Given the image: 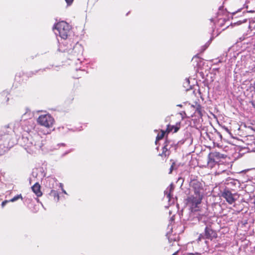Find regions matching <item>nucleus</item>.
Masks as SVG:
<instances>
[{
    "mask_svg": "<svg viewBox=\"0 0 255 255\" xmlns=\"http://www.w3.org/2000/svg\"><path fill=\"white\" fill-rule=\"evenodd\" d=\"M23 147L27 153H36L41 148L43 143L42 137L38 134H34L33 136L23 137Z\"/></svg>",
    "mask_w": 255,
    "mask_h": 255,
    "instance_id": "1",
    "label": "nucleus"
},
{
    "mask_svg": "<svg viewBox=\"0 0 255 255\" xmlns=\"http://www.w3.org/2000/svg\"><path fill=\"white\" fill-rule=\"evenodd\" d=\"M71 27L66 22L62 21L58 22L54 26L55 33L63 39H66L71 33Z\"/></svg>",
    "mask_w": 255,
    "mask_h": 255,
    "instance_id": "2",
    "label": "nucleus"
},
{
    "mask_svg": "<svg viewBox=\"0 0 255 255\" xmlns=\"http://www.w3.org/2000/svg\"><path fill=\"white\" fill-rule=\"evenodd\" d=\"M203 196L190 193L186 199V204L189 206L192 212L198 210L203 198Z\"/></svg>",
    "mask_w": 255,
    "mask_h": 255,
    "instance_id": "3",
    "label": "nucleus"
},
{
    "mask_svg": "<svg viewBox=\"0 0 255 255\" xmlns=\"http://www.w3.org/2000/svg\"><path fill=\"white\" fill-rule=\"evenodd\" d=\"M59 50L61 52H67L77 56L81 54L83 52V48L81 44L78 43H77L74 45H73L71 43L65 46V44H60Z\"/></svg>",
    "mask_w": 255,
    "mask_h": 255,
    "instance_id": "4",
    "label": "nucleus"
},
{
    "mask_svg": "<svg viewBox=\"0 0 255 255\" xmlns=\"http://www.w3.org/2000/svg\"><path fill=\"white\" fill-rule=\"evenodd\" d=\"M37 123L47 128H52L55 123L53 117L49 114H42L40 115L37 120Z\"/></svg>",
    "mask_w": 255,
    "mask_h": 255,
    "instance_id": "5",
    "label": "nucleus"
},
{
    "mask_svg": "<svg viewBox=\"0 0 255 255\" xmlns=\"http://www.w3.org/2000/svg\"><path fill=\"white\" fill-rule=\"evenodd\" d=\"M190 193L204 196V190L202 182L197 180H192L190 182Z\"/></svg>",
    "mask_w": 255,
    "mask_h": 255,
    "instance_id": "6",
    "label": "nucleus"
},
{
    "mask_svg": "<svg viewBox=\"0 0 255 255\" xmlns=\"http://www.w3.org/2000/svg\"><path fill=\"white\" fill-rule=\"evenodd\" d=\"M217 234L216 231L213 230L210 227L206 226L204 231V235L202 234H200L197 241L199 243L202 240H204L205 239H207L210 240H213V239L217 238Z\"/></svg>",
    "mask_w": 255,
    "mask_h": 255,
    "instance_id": "7",
    "label": "nucleus"
},
{
    "mask_svg": "<svg viewBox=\"0 0 255 255\" xmlns=\"http://www.w3.org/2000/svg\"><path fill=\"white\" fill-rule=\"evenodd\" d=\"M235 194H233L228 189H225L222 192V196L224 198L226 201L230 204H232L236 201L235 198Z\"/></svg>",
    "mask_w": 255,
    "mask_h": 255,
    "instance_id": "8",
    "label": "nucleus"
},
{
    "mask_svg": "<svg viewBox=\"0 0 255 255\" xmlns=\"http://www.w3.org/2000/svg\"><path fill=\"white\" fill-rule=\"evenodd\" d=\"M173 144V142L172 141L166 139L162 147V152L161 153L159 154V155L165 157L168 156L170 154L169 150L170 149Z\"/></svg>",
    "mask_w": 255,
    "mask_h": 255,
    "instance_id": "9",
    "label": "nucleus"
},
{
    "mask_svg": "<svg viewBox=\"0 0 255 255\" xmlns=\"http://www.w3.org/2000/svg\"><path fill=\"white\" fill-rule=\"evenodd\" d=\"M173 189L174 186L172 184H171L164 191V194L169 202L172 201L173 203L174 201L171 195V193L173 191Z\"/></svg>",
    "mask_w": 255,
    "mask_h": 255,
    "instance_id": "10",
    "label": "nucleus"
},
{
    "mask_svg": "<svg viewBox=\"0 0 255 255\" xmlns=\"http://www.w3.org/2000/svg\"><path fill=\"white\" fill-rule=\"evenodd\" d=\"M212 156L213 158H210L208 163L211 161L215 162L216 159H219L220 158H224L225 157L224 154H221L219 152H214L212 153Z\"/></svg>",
    "mask_w": 255,
    "mask_h": 255,
    "instance_id": "11",
    "label": "nucleus"
},
{
    "mask_svg": "<svg viewBox=\"0 0 255 255\" xmlns=\"http://www.w3.org/2000/svg\"><path fill=\"white\" fill-rule=\"evenodd\" d=\"M32 190L37 196L40 197L42 195V192L40 191V186L38 183H35L32 187Z\"/></svg>",
    "mask_w": 255,
    "mask_h": 255,
    "instance_id": "12",
    "label": "nucleus"
},
{
    "mask_svg": "<svg viewBox=\"0 0 255 255\" xmlns=\"http://www.w3.org/2000/svg\"><path fill=\"white\" fill-rule=\"evenodd\" d=\"M178 129L179 128L176 126L168 125L166 129V131L169 132L170 131H173V132L174 133L177 132L178 130Z\"/></svg>",
    "mask_w": 255,
    "mask_h": 255,
    "instance_id": "13",
    "label": "nucleus"
},
{
    "mask_svg": "<svg viewBox=\"0 0 255 255\" xmlns=\"http://www.w3.org/2000/svg\"><path fill=\"white\" fill-rule=\"evenodd\" d=\"M50 194L54 197V199L56 201H58L59 200V195L58 192L54 190H51Z\"/></svg>",
    "mask_w": 255,
    "mask_h": 255,
    "instance_id": "14",
    "label": "nucleus"
},
{
    "mask_svg": "<svg viewBox=\"0 0 255 255\" xmlns=\"http://www.w3.org/2000/svg\"><path fill=\"white\" fill-rule=\"evenodd\" d=\"M168 229L169 230V231L167 233L166 236L168 237V240L169 241H170V240L176 241V238H172L170 235V231H171V232H172V227L170 225H168Z\"/></svg>",
    "mask_w": 255,
    "mask_h": 255,
    "instance_id": "15",
    "label": "nucleus"
},
{
    "mask_svg": "<svg viewBox=\"0 0 255 255\" xmlns=\"http://www.w3.org/2000/svg\"><path fill=\"white\" fill-rule=\"evenodd\" d=\"M1 129L4 133H8L10 132L11 128L9 124L5 125L1 128Z\"/></svg>",
    "mask_w": 255,
    "mask_h": 255,
    "instance_id": "16",
    "label": "nucleus"
},
{
    "mask_svg": "<svg viewBox=\"0 0 255 255\" xmlns=\"http://www.w3.org/2000/svg\"><path fill=\"white\" fill-rule=\"evenodd\" d=\"M165 132L164 131L161 130V132L157 134V135L156 136V141H155L156 144H157V141L158 140L161 139L163 137V136L165 134Z\"/></svg>",
    "mask_w": 255,
    "mask_h": 255,
    "instance_id": "17",
    "label": "nucleus"
},
{
    "mask_svg": "<svg viewBox=\"0 0 255 255\" xmlns=\"http://www.w3.org/2000/svg\"><path fill=\"white\" fill-rule=\"evenodd\" d=\"M190 81L189 78H186L183 83V86L187 89V90H189V88H190V86L189 85Z\"/></svg>",
    "mask_w": 255,
    "mask_h": 255,
    "instance_id": "18",
    "label": "nucleus"
},
{
    "mask_svg": "<svg viewBox=\"0 0 255 255\" xmlns=\"http://www.w3.org/2000/svg\"><path fill=\"white\" fill-rule=\"evenodd\" d=\"M19 199H22V196L21 194L16 195L15 196H14V197L11 198L10 200H9V201L13 202L17 201V200H18Z\"/></svg>",
    "mask_w": 255,
    "mask_h": 255,
    "instance_id": "19",
    "label": "nucleus"
},
{
    "mask_svg": "<svg viewBox=\"0 0 255 255\" xmlns=\"http://www.w3.org/2000/svg\"><path fill=\"white\" fill-rule=\"evenodd\" d=\"M8 95V93L7 91H4L1 93V96H5V102L7 103L9 100V98L7 97V95Z\"/></svg>",
    "mask_w": 255,
    "mask_h": 255,
    "instance_id": "20",
    "label": "nucleus"
},
{
    "mask_svg": "<svg viewBox=\"0 0 255 255\" xmlns=\"http://www.w3.org/2000/svg\"><path fill=\"white\" fill-rule=\"evenodd\" d=\"M48 181H49V183H56V181L55 178H49L48 179Z\"/></svg>",
    "mask_w": 255,
    "mask_h": 255,
    "instance_id": "21",
    "label": "nucleus"
},
{
    "mask_svg": "<svg viewBox=\"0 0 255 255\" xmlns=\"http://www.w3.org/2000/svg\"><path fill=\"white\" fill-rule=\"evenodd\" d=\"M175 165V163L174 162L172 163L170 168V171H169V173H171L173 168H174V166Z\"/></svg>",
    "mask_w": 255,
    "mask_h": 255,
    "instance_id": "22",
    "label": "nucleus"
},
{
    "mask_svg": "<svg viewBox=\"0 0 255 255\" xmlns=\"http://www.w3.org/2000/svg\"><path fill=\"white\" fill-rule=\"evenodd\" d=\"M9 200H5L4 201H3L1 203V206L2 207H3L7 203L9 202Z\"/></svg>",
    "mask_w": 255,
    "mask_h": 255,
    "instance_id": "23",
    "label": "nucleus"
},
{
    "mask_svg": "<svg viewBox=\"0 0 255 255\" xmlns=\"http://www.w3.org/2000/svg\"><path fill=\"white\" fill-rule=\"evenodd\" d=\"M68 5H70L73 1V0H65Z\"/></svg>",
    "mask_w": 255,
    "mask_h": 255,
    "instance_id": "24",
    "label": "nucleus"
},
{
    "mask_svg": "<svg viewBox=\"0 0 255 255\" xmlns=\"http://www.w3.org/2000/svg\"><path fill=\"white\" fill-rule=\"evenodd\" d=\"M174 215H173L171 218H170V222H171V223L174 221Z\"/></svg>",
    "mask_w": 255,
    "mask_h": 255,
    "instance_id": "25",
    "label": "nucleus"
},
{
    "mask_svg": "<svg viewBox=\"0 0 255 255\" xmlns=\"http://www.w3.org/2000/svg\"><path fill=\"white\" fill-rule=\"evenodd\" d=\"M192 255H203L202 254L199 253H195L194 254L192 253L191 254Z\"/></svg>",
    "mask_w": 255,
    "mask_h": 255,
    "instance_id": "26",
    "label": "nucleus"
},
{
    "mask_svg": "<svg viewBox=\"0 0 255 255\" xmlns=\"http://www.w3.org/2000/svg\"><path fill=\"white\" fill-rule=\"evenodd\" d=\"M204 243L205 244V245H206V247H207V249H208V247H207V246H208V245H208V241H206V240H204Z\"/></svg>",
    "mask_w": 255,
    "mask_h": 255,
    "instance_id": "27",
    "label": "nucleus"
},
{
    "mask_svg": "<svg viewBox=\"0 0 255 255\" xmlns=\"http://www.w3.org/2000/svg\"><path fill=\"white\" fill-rule=\"evenodd\" d=\"M61 190H62V192H63V193H64V194H67V192H66V191H65L63 188H62Z\"/></svg>",
    "mask_w": 255,
    "mask_h": 255,
    "instance_id": "28",
    "label": "nucleus"
},
{
    "mask_svg": "<svg viewBox=\"0 0 255 255\" xmlns=\"http://www.w3.org/2000/svg\"><path fill=\"white\" fill-rule=\"evenodd\" d=\"M59 186H60V187L61 188V189H62V188H63V184H62V183H59Z\"/></svg>",
    "mask_w": 255,
    "mask_h": 255,
    "instance_id": "29",
    "label": "nucleus"
},
{
    "mask_svg": "<svg viewBox=\"0 0 255 255\" xmlns=\"http://www.w3.org/2000/svg\"><path fill=\"white\" fill-rule=\"evenodd\" d=\"M65 145L64 143H60V144H58L57 145L58 146H60V145H62V146H64Z\"/></svg>",
    "mask_w": 255,
    "mask_h": 255,
    "instance_id": "30",
    "label": "nucleus"
},
{
    "mask_svg": "<svg viewBox=\"0 0 255 255\" xmlns=\"http://www.w3.org/2000/svg\"><path fill=\"white\" fill-rule=\"evenodd\" d=\"M252 104L253 107L255 108V103L252 102Z\"/></svg>",
    "mask_w": 255,
    "mask_h": 255,
    "instance_id": "31",
    "label": "nucleus"
},
{
    "mask_svg": "<svg viewBox=\"0 0 255 255\" xmlns=\"http://www.w3.org/2000/svg\"><path fill=\"white\" fill-rule=\"evenodd\" d=\"M49 187L51 188H54L53 185H52V186H51L50 185H49Z\"/></svg>",
    "mask_w": 255,
    "mask_h": 255,
    "instance_id": "32",
    "label": "nucleus"
},
{
    "mask_svg": "<svg viewBox=\"0 0 255 255\" xmlns=\"http://www.w3.org/2000/svg\"><path fill=\"white\" fill-rule=\"evenodd\" d=\"M177 106L181 107H182V105H181V104L177 105Z\"/></svg>",
    "mask_w": 255,
    "mask_h": 255,
    "instance_id": "33",
    "label": "nucleus"
},
{
    "mask_svg": "<svg viewBox=\"0 0 255 255\" xmlns=\"http://www.w3.org/2000/svg\"><path fill=\"white\" fill-rule=\"evenodd\" d=\"M169 214H170V215H171V214H172V212H171V211H169Z\"/></svg>",
    "mask_w": 255,
    "mask_h": 255,
    "instance_id": "34",
    "label": "nucleus"
},
{
    "mask_svg": "<svg viewBox=\"0 0 255 255\" xmlns=\"http://www.w3.org/2000/svg\"><path fill=\"white\" fill-rule=\"evenodd\" d=\"M254 87L255 88V82L254 83Z\"/></svg>",
    "mask_w": 255,
    "mask_h": 255,
    "instance_id": "35",
    "label": "nucleus"
},
{
    "mask_svg": "<svg viewBox=\"0 0 255 255\" xmlns=\"http://www.w3.org/2000/svg\"><path fill=\"white\" fill-rule=\"evenodd\" d=\"M70 151H68V152H66V153H65V154H67L68 153L70 152Z\"/></svg>",
    "mask_w": 255,
    "mask_h": 255,
    "instance_id": "36",
    "label": "nucleus"
},
{
    "mask_svg": "<svg viewBox=\"0 0 255 255\" xmlns=\"http://www.w3.org/2000/svg\"><path fill=\"white\" fill-rule=\"evenodd\" d=\"M172 255H176V253L173 254Z\"/></svg>",
    "mask_w": 255,
    "mask_h": 255,
    "instance_id": "37",
    "label": "nucleus"
},
{
    "mask_svg": "<svg viewBox=\"0 0 255 255\" xmlns=\"http://www.w3.org/2000/svg\"><path fill=\"white\" fill-rule=\"evenodd\" d=\"M254 204H255V201H254Z\"/></svg>",
    "mask_w": 255,
    "mask_h": 255,
    "instance_id": "38",
    "label": "nucleus"
}]
</instances>
